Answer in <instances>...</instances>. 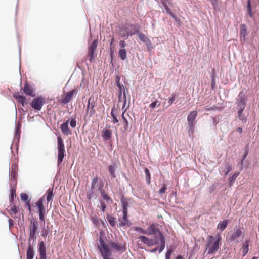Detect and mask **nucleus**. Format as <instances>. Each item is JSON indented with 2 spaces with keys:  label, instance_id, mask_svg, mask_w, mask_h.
Here are the masks:
<instances>
[{
  "label": "nucleus",
  "instance_id": "f257e3e1",
  "mask_svg": "<svg viewBox=\"0 0 259 259\" xmlns=\"http://www.w3.org/2000/svg\"><path fill=\"white\" fill-rule=\"evenodd\" d=\"M99 245H98V248L103 258L110 259V256L111 255V252L101 235L99 237Z\"/></svg>",
  "mask_w": 259,
  "mask_h": 259
},
{
  "label": "nucleus",
  "instance_id": "f03ea898",
  "mask_svg": "<svg viewBox=\"0 0 259 259\" xmlns=\"http://www.w3.org/2000/svg\"><path fill=\"white\" fill-rule=\"evenodd\" d=\"M141 29L140 25L138 23L130 24L126 23L123 27V30L125 32V36L127 37L132 36L137 34Z\"/></svg>",
  "mask_w": 259,
  "mask_h": 259
},
{
  "label": "nucleus",
  "instance_id": "7ed1b4c3",
  "mask_svg": "<svg viewBox=\"0 0 259 259\" xmlns=\"http://www.w3.org/2000/svg\"><path fill=\"white\" fill-rule=\"evenodd\" d=\"M57 150H58V160L57 164L59 167L62 162L63 159L66 155L65 147L63 141L60 136L57 137Z\"/></svg>",
  "mask_w": 259,
  "mask_h": 259
},
{
  "label": "nucleus",
  "instance_id": "20e7f679",
  "mask_svg": "<svg viewBox=\"0 0 259 259\" xmlns=\"http://www.w3.org/2000/svg\"><path fill=\"white\" fill-rule=\"evenodd\" d=\"M214 238L213 236L209 235L207 237V242L206 244V251H207V254H213L214 252L217 251L219 248L221 243H218V241H214L212 242Z\"/></svg>",
  "mask_w": 259,
  "mask_h": 259
},
{
  "label": "nucleus",
  "instance_id": "39448f33",
  "mask_svg": "<svg viewBox=\"0 0 259 259\" xmlns=\"http://www.w3.org/2000/svg\"><path fill=\"white\" fill-rule=\"evenodd\" d=\"M30 233L28 239V242L32 241V244L36 239V233L38 228V224L37 221L35 219H32L30 222Z\"/></svg>",
  "mask_w": 259,
  "mask_h": 259
},
{
  "label": "nucleus",
  "instance_id": "423d86ee",
  "mask_svg": "<svg viewBox=\"0 0 259 259\" xmlns=\"http://www.w3.org/2000/svg\"><path fill=\"white\" fill-rule=\"evenodd\" d=\"M244 234L241 229L236 226L234 228V232L229 236V241L232 243L236 244L238 242V238L241 236L243 237Z\"/></svg>",
  "mask_w": 259,
  "mask_h": 259
},
{
  "label": "nucleus",
  "instance_id": "0eeeda50",
  "mask_svg": "<svg viewBox=\"0 0 259 259\" xmlns=\"http://www.w3.org/2000/svg\"><path fill=\"white\" fill-rule=\"evenodd\" d=\"M44 201V197L39 198L35 204V206L38 209L39 220L45 223V215L46 212L45 207L43 203Z\"/></svg>",
  "mask_w": 259,
  "mask_h": 259
},
{
  "label": "nucleus",
  "instance_id": "6e6552de",
  "mask_svg": "<svg viewBox=\"0 0 259 259\" xmlns=\"http://www.w3.org/2000/svg\"><path fill=\"white\" fill-rule=\"evenodd\" d=\"M237 101V109H245L246 104L247 102V96L245 92L241 91L239 95Z\"/></svg>",
  "mask_w": 259,
  "mask_h": 259
},
{
  "label": "nucleus",
  "instance_id": "1a4fd4ad",
  "mask_svg": "<svg viewBox=\"0 0 259 259\" xmlns=\"http://www.w3.org/2000/svg\"><path fill=\"white\" fill-rule=\"evenodd\" d=\"M45 103V99L42 97L34 98L30 104L31 107L35 110L40 111Z\"/></svg>",
  "mask_w": 259,
  "mask_h": 259
},
{
  "label": "nucleus",
  "instance_id": "9d476101",
  "mask_svg": "<svg viewBox=\"0 0 259 259\" xmlns=\"http://www.w3.org/2000/svg\"><path fill=\"white\" fill-rule=\"evenodd\" d=\"M96 105V103L94 98L91 97L89 99L88 104L87 105V112L86 114L89 115V117L92 116L96 112L95 107Z\"/></svg>",
  "mask_w": 259,
  "mask_h": 259
},
{
  "label": "nucleus",
  "instance_id": "9b49d317",
  "mask_svg": "<svg viewBox=\"0 0 259 259\" xmlns=\"http://www.w3.org/2000/svg\"><path fill=\"white\" fill-rule=\"evenodd\" d=\"M16 165L15 164H12L11 170L9 168V174L10 175L11 185L14 186L16 185V178L17 177V170H16Z\"/></svg>",
  "mask_w": 259,
  "mask_h": 259
},
{
  "label": "nucleus",
  "instance_id": "f8f14e48",
  "mask_svg": "<svg viewBox=\"0 0 259 259\" xmlns=\"http://www.w3.org/2000/svg\"><path fill=\"white\" fill-rule=\"evenodd\" d=\"M38 251L40 255V259H47L46 246L43 241H40L38 243Z\"/></svg>",
  "mask_w": 259,
  "mask_h": 259
},
{
  "label": "nucleus",
  "instance_id": "ddd939ff",
  "mask_svg": "<svg viewBox=\"0 0 259 259\" xmlns=\"http://www.w3.org/2000/svg\"><path fill=\"white\" fill-rule=\"evenodd\" d=\"M77 92L76 89H73L66 93L65 97L62 99L61 103L64 104H67L70 102L73 96Z\"/></svg>",
  "mask_w": 259,
  "mask_h": 259
},
{
  "label": "nucleus",
  "instance_id": "4468645a",
  "mask_svg": "<svg viewBox=\"0 0 259 259\" xmlns=\"http://www.w3.org/2000/svg\"><path fill=\"white\" fill-rule=\"evenodd\" d=\"M140 40L146 44L147 48L151 47V42L150 40L143 33L140 32L137 33Z\"/></svg>",
  "mask_w": 259,
  "mask_h": 259
},
{
  "label": "nucleus",
  "instance_id": "2eb2a0df",
  "mask_svg": "<svg viewBox=\"0 0 259 259\" xmlns=\"http://www.w3.org/2000/svg\"><path fill=\"white\" fill-rule=\"evenodd\" d=\"M69 122V120H67L66 121L61 124L60 126V128L61 129L62 132L65 135L72 134L71 131L69 130L68 127Z\"/></svg>",
  "mask_w": 259,
  "mask_h": 259
},
{
  "label": "nucleus",
  "instance_id": "dca6fc26",
  "mask_svg": "<svg viewBox=\"0 0 259 259\" xmlns=\"http://www.w3.org/2000/svg\"><path fill=\"white\" fill-rule=\"evenodd\" d=\"M123 217H122V221L119 223V226L120 227H130L132 225L131 222L128 219V213L122 212Z\"/></svg>",
  "mask_w": 259,
  "mask_h": 259
},
{
  "label": "nucleus",
  "instance_id": "f3484780",
  "mask_svg": "<svg viewBox=\"0 0 259 259\" xmlns=\"http://www.w3.org/2000/svg\"><path fill=\"white\" fill-rule=\"evenodd\" d=\"M118 167V165L115 162H112V164L110 165L108 167V171L111 175L112 178H115L116 175L115 174V170Z\"/></svg>",
  "mask_w": 259,
  "mask_h": 259
},
{
  "label": "nucleus",
  "instance_id": "a211bd4d",
  "mask_svg": "<svg viewBox=\"0 0 259 259\" xmlns=\"http://www.w3.org/2000/svg\"><path fill=\"white\" fill-rule=\"evenodd\" d=\"M120 201L121 203L122 212L128 213V207H129L128 199L122 196L121 198Z\"/></svg>",
  "mask_w": 259,
  "mask_h": 259
},
{
  "label": "nucleus",
  "instance_id": "6ab92c4d",
  "mask_svg": "<svg viewBox=\"0 0 259 259\" xmlns=\"http://www.w3.org/2000/svg\"><path fill=\"white\" fill-rule=\"evenodd\" d=\"M23 90L25 94L31 96L32 97L35 96V94H33V89L28 83H25Z\"/></svg>",
  "mask_w": 259,
  "mask_h": 259
},
{
  "label": "nucleus",
  "instance_id": "aec40b11",
  "mask_svg": "<svg viewBox=\"0 0 259 259\" xmlns=\"http://www.w3.org/2000/svg\"><path fill=\"white\" fill-rule=\"evenodd\" d=\"M34 253L35 252L31 242H28V248L26 252L27 259H33Z\"/></svg>",
  "mask_w": 259,
  "mask_h": 259
},
{
  "label": "nucleus",
  "instance_id": "412c9836",
  "mask_svg": "<svg viewBox=\"0 0 259 259\" xmlns=\"http://www.w3.org/2000/svg\"><path fill=\"white\" fill-rule=\"evenodd\" d=\"M109 245L111 247L116 249L121 253L124 252L126 250V247L125 246H120L118 245V243L114 242H110L109 243Z\"/></svg>",
  "mask_w": 259,
  "mask_h": 259
},
{
  "label": "nucleus",
  "instance_id": "4be33fe9",
  "mask_svg": "<svg viewBox=\"0 0 259 259\" xmlns=\"http://www.w3.org/2000/svg\"><path fill=\"white\" fill-rule=\"evenodd\" d=\"M197 115V112L196 111H193L189 114L187 118L188 123H194Z\"/></svg>",
  "mask_w": 259,
  "mask_h": 259
},
{
  "label": "nucleus",
  "instance_id": "5701e85b",
  "mask_svg": "<svg viewBox=\"0 0 259 259\" xmlns=\"http://www.w3.org/2000/svg\"><path fill=\"white\" fill-rule=\"evenodd\" d=\"M247 34V28L245 24H242L240 27V38L242 39L244 37V42L246 41V35Z\"/></svg>",
  "mask_w": 259,
  "mask_h": 259
},
{
  "label": "nucleus",
  "instance_id": "b1692460",
  "mask_svg": "<svg viewBox=\"0 0 259 259\" xmlns=\"http://www.w3.org/2000/svg\"><path fill=\"white\" fill-rule=\"evenodd\" d=\"M14 98L16 99L18 102L20 103L22 106H24L26 104V97L19 94H15L13 95Z\"/></svg>",
  "mask_w": 259,
  "mask_h": 259
},
{
  "label": "nucleus",
  "instance_id": "393cba45",
  "mask_svg": "<svg viewBox=\"0 0 259 259\" xmlns=\"http://www.w3.org/2000/svg\"><path fill=\"white\" fill-rule=\"evenodd\" d=\"M238 118L240 121L242 122V123H246L247 121V118L245 116V114L243 113L244 109H238Z\"/></svg>",
  "mask_w": 259,
  "mask_h": 259
},
{
  "label": "nucleus",
  "instance_id": "a878e982",
  "mask_svg": "<svg viewBox=\"0 0 259 259\" xmlns=\"http://www.w3.org/2000/svg\"><path fill=\"white\" fill-rule=\"evenodd\" d=\"M21 123H18L16 124V130H15V142H16L18 144L20 140V136L21 133Z\"/></svg>",
  "mask_w": 259,
  "mask_h": 259
},
{
  "label": "nucleus",
  "instance_id": "bb28decb",
  "mask_svg": "<svg viewBox=\"0 0 259 259\" xmlns=\"http://www.w3.org/2000/svg\"><path fill=\"white\" fill-rule=\"evenodd\" d=\"M161 4L165 9V12L167 14L170 15L173 12L169 8L168 5H170V3L168 1H166L165 0L162 1L161 2Z\"/></svg>",
  "mask_w": 259,
  "mask_h": 259
},
{
  "label": "nucleus",
  "instance_id": "cd10ccee",
  "mask_svg": "<svg viewBox=\"0 0 259 259\" xmlns=\"http://www.w3.org/2000/svg\"><path fill=\"white\" fill-rule=\"evenodd\" d=\"M112 132L110 130L105 129L102 132V137L104 140H109L111 138Z\"/></svg>",
  "mask_w": 259,
  "mask_h": 259
},
{
  "label": "nucleus",
  "instance_id": "c85d7f7f",
  "mask_svg": "<svg viewBox=\"0 0 259 259\" xmlns=\"http://www.w3.org/2000/svg\"><path fill=\"white\" fill-rule=\"evenodd\" d=\"M147 235H151L155 234V233H158L159 230H158L155 227L154 224H152L150 225V226L148 228Z\"/></svg>",
  "mask_w": 259,
  "mask_h": 259
},
{
  "label": "nucleus",
  "instance_id": "c756f323",
  "mask_svg": "<svg viewBox=\"0 0 259 259\" xmlns=\"http://www.w3.org/2000/svg\"><path fill=\"white\" fill-rule=\"evenodd\" d=\"M98 190L100 191L101 194L103 197V199L106 201L107 203H108L109 201H111V203L112 202V200L111 198L108 196V195L105 193L104 189L99 188Z\"/></svg>",
  "mask_w": 259,
  "mask_h": 259
},
{
  "label": "nucleus",
  "instance_id": "7c9ffc66",
  "mask_svg": "<svg viewBox=\"0 0 259 259\" xmlns=\"http://www.w3.org/2000/svg\"><path fill=\"white\" fill-rule=\"evenodd\" d=\"M227 220H223L222 221H220L217 226V228L219 229L221 231H224L227 226Z\"/></svg>",
  "mask_w": 259,
  "mask_h": 259
},
{
  "label": "nucleus",
  "instance_id": "2f4dec72",
  "mask_svg": "<svg viewBox=\"0 0 259 259\" xmlns=\"http://www.w3.org/2000/svg\"><path fill=\"white\" fill-rule=\"evenodd\" d=\"M126 54H127V51H126V49H119V52H118V55H119V57L120 58V59L122 60H125L126 59V58H127Z\"/></svg>",
  "mask_w": 259,
  "mask_h": 259
},
{
  "label": "nucleus",
  "instance_id": "473e14b6",
  "mask_svg": "<svg viewBox=\"0 0 259 259\" xmlns=\"http://www.w3.org/2000/svg\"><path fill=\"white\" fill-rule=\"evenodd\" d=\"M121 117H122V119H123V122L124 123V126H123L124 131H126L128 130H130L132 128V127H131V126L129 125L128 121L127 119H126V118L125 117L124 115H123V114H121Z\"/></svg>",
  "mask_w": 259,
  "mask_h": 259
},
{
  "label": "nucleus",
  "instance_id": "72a5a7b5",
  "mask_svg": "<svg viewBox=\"0 0 259 259\" xmlns=\"http://www.w3.org/2000/svg\"><path fill=\"white\" fill-rule=\"evenodd\" d=\"M239 175V172H235L229 178V185L230 187L233 186V184L235 183V179Z\"/></svg>",
  "mask_w": 259,
  "mask_h": 259
},
{
  "label": "nucleus",
  "instance_id": "f704fd0d",
  "mask_svg": "<svg viewBox=\"0 0 259 259\" xmlns=\"http://www.w3.org/2000/svg\"><path fill=\"white\" fill-rule=\"evenodd\" d=\"M224 165V169L223 171L225 175H227L229 172H230L232 168L231 165L229 163H225L223 164Z\"/></svg>",
  "mask_w": 259,
  "mask_h": 259
},
{
  "label": "nucleus",
  "instance_id": "c9c22d12",
  "mask_svg": "<svg viewBox=\"0 0 259 259\" xmlns=\"http://www.w3.org/2000/svg\"><path fill=\"white\" fill-rule=\"evenodd\" d=\"M14 187L10 190V202L11 204L14 203V199L16 197V188Z\"/></svg>",
  "mask_w": 259,
  "mask_h": 259
},
{
  "label": "nucleus",
  "instance_id": "e433bc0d",
  "mask_svg": "<svg viewBox=\"0 0 259 259\" xmlns=\"http://www.w3.org/2000/svg\"><path fill=\"white\" fill-rule=\"evenodd\" d=\"M107 220L111 227H114L116 224L115 218L111 215H107Z\"/></svg>",
  "mask_w": 259,
  "mask_h": 259
},
{
  "label": "nucleus",
  "instance_id": "4c0bfd02",
  "mask_svg": "<svg viewBox=\"0 0 259 259\" xmlns=\"http://www.w3.org/2000/svg\"><path fill=\"white\" fill-rule=\"evenodd\" d=\"M98 39H95L93 42L89 46L88 48V51L95 52L98 46Z\"/></svg>",
  "mask_w": 259,
  "mask_h": 259
},
{
  "label": "nucleus",
  "instance_id": "58836bf2",
  "mask_svg": "<svg viewBox=\"0 0 259 259\" xmlns=\"http://www.w3.org/2000/svg\"><path fill=\"white\" fill-rule=\"evenodd\" d=\"M53 188H49L47 191L46 199L48 202H49L52 199L53 196Z\"/></svg>",
  "mask_w": 259,
  "mask_h": 259
},
{
  "label": "nucleus",
  "instance_id": "ea45409f",
  "mask_svg": "<svg viewBox=\"0 0 259 259\" xmlns=\"http://www.w3.org/2000/svg\"><path fill=\"white\" fill-rule=\"evenodd\" d=\"M188 126H189V129L188 130V133L189 136L190 137V136H193V135L194 133L195 123H188Z\"/></svg>",
  "mask_w": 259,
  "mask_h": 259
},
{
  "label": "nucleus",
  "instance_id": "a19ab883",
  "mask_svg": "<svg viewBox=\"0 0 259 259\" xmlns=\"http://www.w3.org/2000/svg\"><path fill=\"white\" fill-rule=\"evenodd\" d=\"M247 10L249 16L251 18H253L254 16L252 11L250 0H248L247 2Z\"/></svg>",
  "mask_w": 259,
  "mask_h": 259
},
{
  "label": "nucleus",
  "instance_id": "79ce46f5",
  "mask_svg": "<svg viewBox=\"0 0 259 259\" xmlns=\"http://www.w3.org/2000/svg\"><path fill=\"white\" fill-rule=\"evenodd\" d=\"M249 248V244H248V241L246 240L245 241V244L243 246V256H244L248 252V249Z\"/></svg>",
  "mask_w": 259,
  "mask_h": 259
},
{
  "label": "nucleus",
  "instance_id": "37998d69",
  "mask_svg": "<svg viewBox=\"0 0 259 259\" xmlns=\"http://www.w3.org/2000/svg\"><path fill=\"white\" fill-rule=\"evenodd\" d=\"M144 171L146 175V181L148 184H150L151 182V175L150 172L148 168H145Z\"/></svg>",
  "mask_w": 259,
  "mask_h": 259
},
{
  "label": "nucleus",
  "instance_id": "c03bdc74",
  "mask_svg": "<svg viewBox=\"0 0 259 259\" xmlns=\"http://www.w3.org/2000/svg\"><path fill=\"white\" fill-rule=\"evenodd\" d=\"M158 236L159 238V240L160 241V245H165V237L162 232L160 231H158Z\"/></svg>",
  "mask_w": 259,
  "mask_h": 259
},
{
  "label": "nucleus",
  "instance_id": "a18cd8bd",
  "mask_svg": "<svg viewBox=\"0 0 259 259\" xmlns=\"http://www.w3.org/2000/svg\"><path fill=\"white\" fill-rule=\"evenodd\" d=\"M115 109V106L112 108L111 112V116L113 118V123L114 124L117 123L118 122V119H117L116 114L114 112V110Z\"/></svg>",
  "mask_w": 259,
  "mask_h": 259
},
{
  "label": "nucleus",
  "instance_id": "49530a36",
  "mask_svg": "<svg viewBox=\"0 0 259 259\" xmlns=\"http://www.w3.org/2000/svg\"><path fill=\"white\" fill-rule=\"evenodd\" d=\"M20 198L22 201L26 202V203L30 201V200L29 199L28 195L24 193H22L20 194Z\"/></svg>",
  "mask_w": 259,
  "mask_h": 259
},
{
  "label": "nucleus",
  "instance_id": "de8ad7c7",
  "mask_svg": "<svg viewBox=\"0 0 259 259\" xmlns=\"http://www.w3.org/2000/svg\"><path fill=\"white\" fill-rule=\"evenodd\" d=\"M49 228L48 226H47L46 227H43L41 232V235L43 237H46L49 234Z\"/></svg>",
  "mask_w": 259,
  "mask_h": 259
},
{
  "label": "nucleus",
  "instance_id": "09e8293b",
  "mask_svg": "<svg viewBox=\"0 0 259 259\" xmlns=\"http://www.w3.org/2000/svg\"><path fill=\"white\" fill-rule=\"evenodd\" d=\"M176 97V94L173 93L171 95L170 98L169 99V100L168 101V102H167L168 105L167 107H169L172 104V103H174V102L175 100Z\"/></svg>",
  "mask_w": 259,
  "mask_h": 259
},
{
  "label": "nucleus",
  "instance_id": "8fccbe9b",
  "mask_svg": "<svg viewBox=\"0 0 259 259\" xmlns=\"http://www.w3.org/2000/svg\"><path fill=\"white\" fill-rule=\"evenodd\" d=\"M94 190H89L87 192V198L89 200H91L94 197Z\"/></svg>",
  "mask_w": 259,
  "mask_h": 259
},
{
  "label": "nucleus",
  "instance_id": "3c124183",
  "mask_svg": "<svg viewBox=\"0 0 259 259\" xmlns=\"http://www.w3.org/2000/svg\"><path fill=\"white\" fill-rule=\"evenodd\" d=\"M204 110L206 111H212V110L215 111V110H219V108L218 106H215V105H214L212 107L206 106Z\"/></svg>",
  "mask_w": 259,
  "mask_h": 259
},
{
  "label": "nucleus",
  "instance_id": "603ef678",
  "mask_svg": "<svg viewBox=\"0 0 259 259\" xmlns=\"http://www.w3.org/2000/svg\"><path fill=\"white\" fill-rule=\"evenodd\" d=\"M122 94L123 99H127V95L130 97L129 91L126 87H123Z\"/></svg>",
  "mask_w": 259,
  "mask_h": 259
},
{
  "label": "nucleus",
  "instance_id": "864d4df0",
  "mask_svg": "<svg viewBox=\"0 0 259 259\" xmlns=\"http://www.w3.org/2000/svg\"><path fill=\"white\" fill-rule=\"evenodd\" d=\"M211 88L212 89H214L215 87V78L214 73H213L211 75Z\"/></svg>",
  "mask_w": 259,
  "mask_h": 259
},
{
  "label": "nucleus",
  "instance_id": "5fc2aeb1",
  "mask_svg": "<svg viewBox=\"0 0 259 259\" xmlns=\"http://www.w3.org/2000/svg\"><path fill=\"white\" fill-rule=\"evenodd\" d=\"M139 239L144 244L147 245L148 241H149V239L148 237L145 236H140L139 237Z\"/></svg>",
  "mask_w": 259,
  "mask_h": 259
},
{
  "label": "nucleus",
  "instance_id": "6e6d98bb",
  "mask_svg": "<svg viewBox=\"0 0 259 259\" xmlns=\"http://www.w3.org/2000/svg\"><path fill=\"white\" fill-rule=\"evenodd\" d=\"M173 252V250L171 248L168 249L165 253V259H170V256Z\"/></svg>",
  "mask_w": 259,
  "mask_h": 259
},
{
  "label": "nucleus",
  "instance_id": "4d7b16f0",
  "mask_svg": "<svg viewBox=\"0 0 259 259\" xmlns=\"http://www.w3.org/2000/svg\"><path fill=\"white\" fill-rule=\"evenodd\" d=\"M70 125L72 128H74L76 126V120L74 118H71L70 121L69 122Z\"/></svg>",
  "mask_w": 259,
  "mask_h": 259
},
{
  "label": "nucleus",
  "instance_id": "13d9d810",
  "mask_svg": "<svg viewBox=\"0 0 259 259\" xmlns=\"http://www.w3.org/2000/svg\"><path fill=\"white\" fill-rule=\"evenodd\" d=\"M157 244H158V241L154 240L153 239H149V241H148L147 245L148 246H151L156 245Z\"/></svg>",
  "mask_w": 259,
  "mask_h": 259
},
{
  "label": "nucleus",
  "instance_id": "bf43d9fd",
  "mask_svg": "<svg viewBox=\"0 0 259 259\" xmlns=\"http://www.w3.org/2000/svg\"><path fill=\"white\" fill-rule=\"evenodd\" d=\"M135 230L137 232H140L142 234H147V231L144 230L141 227H136L135 229Z\"/></svg>",
  "mask_w": 259,
  "mask_h": 259
},
{
  "label": "nucleus",
  "instance_id": "052dcab7",
  "mask_svg": "<svg viewBox=\"0 0 259 259\" xmlns=\"http://www.w3.org/2000/svg\"><path fill=\"white\" fill-rule=\"evenodd\" d=\"M167 189V187L165 184H163L162 185V187L160 189L159 191V193L160 194H162L165 192V191Z\"/></svg>",
  "mask_w": 259,
  "mask_h": 259
},
{
  "label": "nucleus",
  "instance_id": "680f3d73",
  "mask_svg": "<svg viewBox=\"0 0 259 259\" xmlns=\"http://www.w3.org/2000/svg\"><path fill=\"white\" fill-rule=\"evenodd\" d=\"M94 52H93V51H88L89 56V61L91 63L92 62L93 60L94 59V58H95Z\"/></svg>",
  "mask_w": 259,
  "mask_h": 259
},
{
  "label": "nucleus",
  "instance_id": "e2e57ef3",
  "mask_svg": "<svg viewBox=\"0 0 259 259\" xmlns=\"http://www.w3.org/2000/svg\"><path fill=\"white\" fill-rule=\"evenodd\" d=\"M248 153H246V152H244L243 155H242V159L241 161V169L242 170V166H243V161H244V160L245 159V158H246V157L248 155Z\"/></svg>",
  "mask_w": 259,
  "mask_h": 259
},
{
  "label": "nucleus",
  "instance_id": "0e129e2a",
  "mask_svg": "<svg viewBox=\"0 0 259 259\" xmlns=\"http://www.w3.org/2000/svg\"><path fill=\"white\" fill-rule=\"evenodd\" d=\"M11 211L12 212V213H11L12 215L16 214L17 213V208H16V207L15 205L14 204L13 205V206L11 208Z\"/></svg>",
  "mask_w": 259,
  "mask_h": 259
},
{
  "label": "nucleus",
  "instance_id": "69168bd1",
  "mask_svg": "<svg viewBox=\"0 0 259 259\" xmlns=\"http://www.w3.org/2000/svg\"><path fill=\"white\" fill-rule=\"evenodd\" d=\"M100 204H101V210L102 212H104L105 211L106 208V205L105 204V203L104 202H102V201H101L100 202Z\"/></svg>",
  "mask_w": 259,
  "mask_h": 259
},
{
  "label": "nucleus",
  "instance_id": "338daca9",
  "mask_svg": "<svg viewBox=\"0 0 259 259\" xmlns=\"http://www.w3.org/2000/svg\"><path fill=\"white\" fill-rule=\"evenodd\" d=\"M211 4L213 8L215 9L218 5V2L217 0H211Z\"/></svg>",
  "mask_w": 259,
  "mask_h": 259
},
{
  "label": "nucleus",
  "instance_id": "774afa93",
  "mask_svg": "<svg viewBox=\"0 0 259 259\" xmlns=\"http://www.w3.org/2000/svg\"><path fill=\"white\" fill-rule=\"evenodd\" d=\"M157 101L152 102L149 105V107L151 108H154L157 106Z\"/></svg>",
  "mask_w": 259,
  "mask_h": 259
}]
</instances>
